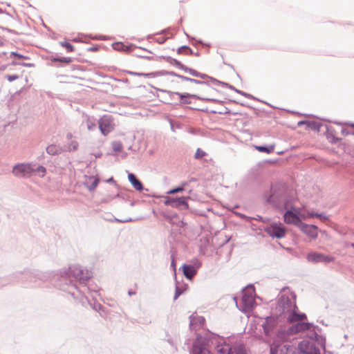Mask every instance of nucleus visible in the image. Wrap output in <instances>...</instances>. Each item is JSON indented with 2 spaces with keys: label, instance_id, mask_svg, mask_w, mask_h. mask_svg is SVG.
Returning a JSON list of instances; mask_svg holds the SVG:
<instances>
[{
  "label": "nucleus",
  "instance_id": "nucleus-1",
  "mask_svg": "<svg viewBox=\"0 0 354 354\" xmlns=\"http://www.w3.org/2000/svg\"><path fill=\"white\" fill-rule=\"evenodd\" d=\"M91 277V272L88 270H84L80 266L73 265L68 270L60 271L54 275L52 282L55 287L71 295L74 299H78L84 297L88 299L86 293L96 292L87 284Z\"/></svg>",
  "mask_w": 354,
  "mask_h": 354
},
{
  "label": "nucleus",
  "instance_id": "nucleus-2",
  "mask_svg": "<svg viewBox=\"0 0 354 354\" xmlns=\"http://www.w3.org/2000/svg\"><path fill=\"white\" fill-rule=\"evenodd\" d=\"M215 347L217 354H247L245 345L231 346L217 334L207 331L204 334L196 335L189 354H212L210 349Z\"/></svg>",
  "mask_w": 354,
  "mask_h": 354
},
{
  "label": "nucleus",
  "instance_id": "nucleus-3",
  "mask_svg": "<svg viewBox=\"0 0 354 354\" xmlns=\"http://www.w3.org/2000/svg\"><path fill=\"white\" fill-rule=\"evenodd\" d=\"M290 296L279 295L275 303L272 304V314L282 317L289 313L292 309L297 308L296 295L292 292Z\"/></svg>",
  "mask_w": 354,
  "mask_h": 354
},
{
  "label": "nucleus",
  "instance_id": "nucleus-4",
  "mask_svg": "<svg viewBox=\"0 0 354 354\" xmlns=\"http://www.w3.org/2000/svg\"><path fill=\"white\" fill-rule=\"evenodd\" d=\"M160 92L166 93L169 95V97L170 100H174V95H178L180 98L179 102L176 103V105L179 106H184L186 104H190L192 103V101L190 100V98H195L198 100H201L203 102H214L220 104H223V101L217 100L212 97H201L200 95H198L196 94H191L189 93H179V92H173L171 91H167L165 89L158 88L157 89Z\"/></svg>",
  "mask_w": 354,
  "mask_h": 354
},
{
  "label": "nucleus",
  "instance_id": "nucleus-5",
  "mask_svg": "<svg viewBox=\"0 0 354 354\" xmlns=\"http://www.w3.org/2000/svg\"><path fill=\"white\" fill-rule=\"evenodd\" d=\"M267 201L276 206H280L283 203L284 209L288 208L289 203L286 199V191L280 185H274L271 186L270 194L268 197Z\"/></svg>",
  "mask_w": 354,
  "mask_h": 354
},
{
  "label": "nucleus",
  "instance_id": "nucleus-6",
  "mask_svg": "<svg viewBox=\"0 0 354 354\" xmlns=\"http://www.w3.org/2000/svg\"><path fill=\"white\" fill-rule=\"evenodd\" d=\"M50 273L42 272L39 270H25L21 272H16L15 276L18 278L19 281L30 280V281L36 282L37 280L43 282L46 281L50 278Z\"/></svg>",
  "mask_w": 354,
  "mask_h": 354
},
{
  "label": "nucleus",
  "instance_id": "nucleus-7",
  "mask_svg": "<svg viewBox=\"0 0 354 354\" xmlns=\"http://www.w3.org/2000/svg\"><path fill=\"white\" fill-rule=\"evenodd\" d=\"M12 172L18 178H25L34 173V166L31 163H18L12 167Z\"/></svg>",
  "mask_w": 354,
  "mask_h": 354
},
{
  "label": "nucleus",
  "instance_id": "nucleus-8",
  "mask_svg": "<svg viewBox=\"0 0 354 354\" xmlns=\"http://www.w3.org/2000/svg\"><path fill=\"white\" fill-rule=\"evenodd\" d=\"M250 290L251 292H243L241 297V304L242 306V311L248 312L250 311L253 309L255 304V301L253 297V292H254V288L253 285H249Z\"/></svg>",
  "mask_w": 354,
  "mask_h": 354
},
{
  "label": "nucleus",
  "instance_id": "nucleus-9",
  "mask_svg": "<svg viewBox=\"0 0 354 354\" xmlns=\"http://www.w3.org/2000/svg\"><path fill=\"white\" fill-rule=\"evenodd\" d=\"M315 342V339H304L298 344V348L301 352V354H320V351L316 346Z\"/></svg>",
  "mask_w": 354,
  "mask_h": 354
},
{
  "label": "nucleus",
  "instance_id": "nucleus-10",
  "mask_svg": "<svg viewBox=\"0 0 354 354\" xmlns=\"http://www.w3.org/2000/svg\"><path fill=\"white\" fill-rule=\"evenodd\" d=\"M265 232L272 238L281 239L286 236V229L281 223H273L265 228Z\"/></svg>",
  "mask_w": 354,
  "mask_h": 354
},
{
  "label": "nucleus",
  "instance_id": "nucleus-11",
  "mask_svg": "<svg viewBox=\"0 0 354 354\" xmlns=\"http://www.w3.org/2000/svg\"><path fill=\"white\" fill-rule=\"evenodd\" d=\"M279 318V316L272 314L266 317L265 322L261 325L266 336H270L273 333L278 326Z\"/></svg>",
  "mask_w": 354,
  "mask_h": 354
},
{
  "label": "nucleus",
  "instance_id": "nucleus-12",
  "mask_svg": "<svg viewBox=\"0 0 354 354\" xmlns=\"http://www.w3.org/2000/svg\"><path fill=\"white\" fill-rule=\"evenodd\" d=\"M190 197L181 196L176 198L168 197L165 201L164 203L165 205L171 206V207L178 208L180 209H187L189 208L187 200Z\"/></svg>",
  "mask_w": 354,
  "mask_h": 354
},
{
  "label": "nucleus",
  "instance_id": "nucleus-13",
  "mask_svg": "<svg viewBox=\"0 0 354 354\" xmlns=\"http://www.w3.org/2000/svg\"><path fill=\"white\" fill-rule=\"evenodd\" d=\"M99 128L102 135L106 136L114 129L113 117L111 115H104L99 120Z\"/></svg>",
  "mask_w": 354,
  "mask_h": 354
},
{
  "label": "nucleus",
  "instance_id": "nucleus-14",
  "mask_svg": "<svg viewBox=\"0 0 354 354\" xmlns=\"http://www.w3.org/2000/svg\"><path fill=\"white\" fill-rule=\"evenodd\" d=\"M306 259L308 262L313 263H328L333 262L334 258L330 255H325L322 253L311 252H309L306 256Z\"/></svg>",
  "mask_w": 354,
  "mask_h": 354
},
{
  "label": "nucleus",
  "instance_id": "nucleus-15",
  "mask_svg": "<svg viewBox=\"0 0 354 354\" xmlns=\"http://www.w3.org/2000/svg\"><path fill=\"white\" fill-rule=\"evenodd\" d=\"M313 326V323L299 322L293 324L287 330V334L289 335H296L300 332L309 330Z\"/></svg>",
  "mask_w": 354,
  "mask_h": 354
},
{
  "label": "nucleus",
  "instance_id": "nucleus-16",
  "mask_svg": "<svg viewBox=\"0 0 354 354\" xmlns=\"http://www.w3.org/2000/svg\"><path fill=\"white\" fill-rule=\"evenodd\" d=\"M189 328L192 330H196L205 324V319L203 316L192 314L189 316Z\"/></svg>",
  "mask_w": 354,
  "mask_h": 354
},
{
  "label": "nucleus",
  "instance_id": "nucleus-17",
  "mask_svg": "<svg viewBox=\"0 0 354 354\" xmlns=\"http://www.w3.org/2000/svg\"><path fill=\"white\" fill-rule=\"evenodd\" d=\"M298 227L302 232L312 239H315L318 236L317 227L316 225H308L302 222L300 223V225Z\"/></svg>",
  "mask_w": 354,
  "mask_h": 354
},
{
  "label": "nucleus",
  "instance_id": "nucleus-18",
  "mask_svg": "<svg viewBox=\"0 0 354 354\" xmlns=\"http://www.w3.org/2000/svg\"><path fill=\"white\" fill-rule=\"evenodd\" d=\"M283 220L284 222L287 224H292L299 227L300 225V223H302L301 219L299 218L297 214L294 213V211L287 209L283 214Z\"/></svg>",
  "mask_w": 354,
  "mask_h": 354
},
{
  "label": "nucleus",
  "instance_id": "nucleus-19",
  "mask_svg": "<svg viewBox=\"0 0 354 354\" xmlns=\"http://www.w3.org/2000/svg\"><path fill=\"white\" fill-rule=\"evenodd\" d=\"M200 266L199 264L198 267H196L195 265L184 263L181 266L182 272L187 279L191 280L196 274L197 268H199Z\"/></svg>",
  "mask_w": 354,
  "mask_h": 354
},
{
  "label": "nucleus",
  "instance_id": "nucleus-20",
  "mask_svg": "<svg viewBox=\"0 0 354 354\" xmlns=\"http://www.w3.org/2000/svg\"><path fill=\"white\" fill-rule=\"evenodd\" d=\"M128 180L136 190L139 192L142 190L149 191L148 189L144 187L142 182L136 177L134 174L129 173Z\"/></svg>",
  "mask_w": 354,
  "mask_h": 354
},
{
  "label": "nucleus",
  "instance_id": "nucleus-21",
  "mask_svg": "<svg viewBox=\"0 0 354 354\" xmlns=\"http://www.w3.org/2000/svg\"><path fill=\"white\" fill-rule=\"evenodd\" d=\"M311 339H315L316 342L322 347L324 350V354H333L330 351H326V337L323 335H320L317 333L314 332L313 335L310 337Z\"/></svg>",
  "mask_w": 354,
  "mask_h": 354
},
{
  "label": "nucleus",
  "instance_id": "nucleus-22",
  "mask_svg": "<svg viewBox=\"0 0 354 354\" xmlns=\"http://www.w3.org/2000/svg\"><path fill=\"white\" fill-rule=\"evenodd\" d=\"M99 182L100 179L98 177L89 176L88 179L84 183V185L88 191L92 192L95 189Z\"/></svg>",
  "mask_w": 354,
  "mask_h": 354
},
{
  "label": "nucleus",
  "instance_id": "nucleus-23",
  "mask_svg": "<svg viewBox=\"0 0 354 354\" xmlns=\"http://www.w3.org/2000/svg\"><path fill=\"white\" fill-rule=\"evenodd\" d=\"M113 48L117 51H126L130 52L133 50L136 46L133 44H130L129 46L124 45L122 42H115L112 44Z\"/></svg>",
  "mask_w": 354,
  "mask_h": 354
},
{
  "label": "nucleus",
  "instance_id": "nucleus-24",
  "mask_svg": "<svg viewBox=\"0 0 354 354\" xmlns=\"http://www.w3.org/2000/svg\"><path fill=\"white\" fill-rule=\"evenodd\" d=\"M187 108L191 110L198 111H201V112H204V113H214V114H216V113L227 114V113H230V109L227 107H224L223 110H222V111H214V110L209 111L207 108H195V107H191V106H188Z\"/></svg>",
  "mask_w": 354,
  "mask_h": 354
},
{
  "label": "nucleus",
  "instance_id": "nucleus-25",
  "mask_svg": "<svg viewBox=\"0 0 354 354\" xmlns=\"http://www.w3.org/2000/svg\"><path fill=\"white\" fill-rule=\"evenodd\" d=\"M205 81L208 82L207 84H205V86H207L208 87H212V86L214 85V86H222L223 87L227 88V86H229L228 83L221 82V81L218 80L217 79H216L213 77L209 76V75H208V77H207L205 79Z\"/></svg>",
  "mask_w": 354,
  "mask_h": 354
},
{
  "label": "nucleus",
  "instance_id": "nucleus-26",
  "mask_svg": "<svg viewBox=\"0 0 354 354\" xmlns=\"http://www.w3.org/2000/svg\"><path fill=\"white\" fill-rule=\"evenodd\" d=\"M46 153L50 156H56L61 154L65 150L62 147L56 145H50L46 149Z\"/></svg>",
  "mask_w": 354,
  "mask_h": 354
},
{
  "label": "nucleus",
  "instance_id": "nucleus-27",
  "mask_svg": "<svg viewBox=\"0 0 354 354\" xmlns=\"http://www.w3.org/2000/svg\"><path fill=\"white\" fill-rule=\"evenodd\" d=\"M183 71H185V73H189V75H191L194 77H200L202 80H205L207 77H208V75L200 73L198 71H196L194 68H189L187 66H185V68H183Z\"/></svg>",
  "mask_w": 354,
  "mask_h": 354
},
{
  "label": "nucleus",
  "instance_id": "nucleus-28",
  "mask_svg": "<svg viewBox=\"0 0 354 354\" xmlns=\"http://www.w3.org/2000/svg\"><path fill=\"white\" fill-rule=\"evenodd\" d=\"M188 288L187 284H183V286H179L178 282L176 279V288H175V294L174 297V300H176L181 295H183L187 288Z\"/></svg>",
  "mask_w": 354,
  "mask_h": 354
},
{
  "label": "nucleus",
  "instance_id": "nucleus-29",
  "mask_svg": "<svg viewBox=\"0 0 354 354\" xmlns=\"http://www.w3.org/2000/svg\"><path fill=\"white\" fill-rule=\"evenodd\" d=\"M163 59L168 63H169L171 65L175 66L176 67L183 70L185 65L182 64L180 61L177 60L176 59L172 58L169 56L163 57Z\"/></svg>",
  "mask_w": 354,
  "mask_h": 354
},
{
  "label": "nucleus",
  "instance_id": "nucleus-30",
  "mask_svg": "<svg viewBox=\"0 0 354 354\" xmlns=\"http://www.w3.org/2000/svg\"><path fill=\"white\" fill-rule=\"evenodd\" d=\"M255 149L262 153H270L274 151V145H256Z\"/></svg>",
  "mask_w": 354,
  "mask_h": 354
},
{
  "label": "nucleus",
  "instance_id": "nucleus-31",
  "mask_svg": "<svg viewBox=\"0 0 354 354\" xmlns=\"http://www.w3.org/2000/svg\"><path fill=\"white\" fill-rule=\"evenodd\" d=\"M298 308L292 309L288 314L287 321L289 323L299 322V313H297Z\"/></svg>",
  "mask_w": 354,
  "mask_h": 354
},
{
  "label": "nucleus",
  "instance_id": "nucleus-32",
  "mask_svg": "<svg viewBox=\"0 0 354 354\" xmlns=\"http://www.w3.org/2000/svg\"><path fill=\"white\" fill-rule=\"evenodd\" d=\"M50 60L52 62H59L64 64H69L72 62L73 59L68 57H59V56H51Z\"/></svg>",
  "mask_w": 354,
  "mask_h": 354
},
{
  "label": "nucleus",
  "instance_id": "nucleus-33",
  "mask_svg": "<svg viewBox=\"0 0 354 354\" xmlns=\"http://www.w3.org/2000/svg\"><path fill=\"white\" fill-rule=\"evenodd\" d=\"M188 185L187 182H183L180 185L174 187L170 190H169L167 194H175L176 193L182 192L185 190V187Z\"/></svg>",
  "mask_w": 354,
  "mask_h": 354
},
{
  "label": "nucleus",
  "instance_id": "nucleus-34",
  "mask_svg": "<svg viewBox=\"0 0 354 354\" xmlns=\"http://www.w3.org/2000/svg\"><path fill=\"white\" fill-rule=\"evenodd\" d=\"M180 79L183 81L189 82L194 83V84H200V85H205V84L208 83L207 82L205 81V80H200L189 77H187V76L180 77Z\"/></svg>",
  "mask_w": 354,
  "mask_h": 354
},
{
  "label": "nucleus",
  "instance_id": "nucleus-35",
  "mask_svg": "<svg viewBox=\"0 0 354 354\" xmlns=\"http://www.w3.org/2000/svg\"><path fill=\"white\" fill-rule=\"evenodd\" d=\"M322 126V124L314 120H308L307 127L313 131L319 132Z\"/></svg>",
  "mask_w": 354,
  "mask_h": 354
},
{
  "label": "nucleus",
  "instance_id": "nucleus-36",
  "mask_svg": "<svg viewBox=\"0 0 354 354\" xmlns=\"http://www.w3.org/2000/svg\"><path fill=\"white\" fill-rule=\"evenodd\" d=\"M227 88L231 89V90H232V91H234L236 93H239V94H240V95H243V96H244V97H247L248 99L256 100V98L253 95H252L251 94L245 93V92H244L243 91L239 90V89L236 88L234 86L230 85V84H229V86H227Z\"/></svg>",
  "mask_w": 354,
  "mask_h": 354
},
{
  "label": "nucleus",
  "instance_id": "nucleus-37",
  "mask_svg": "<svg viewBox=\"0 0 354 354\" xmlns=\"http://www.w3.org/2000/svg\"><path fill=\"white\" fill-rule=\"evenodd\" d=\"M177 53L178 54L192 55V54H194V52L190 47L185 45V46H182L179 47L177 49Z\"/></svg>",
  "mask_w": 354,
  "mask_h": 354
},
{
  "label": "nucleus",
  "instance_id": "nucleus-38",
  "mask_svg": "<svg viewBox=\"0 0 354 354\" xmlns=\"http://www.w3.org/2000/svg\"><path fill=\"white\" fill-rule=\"evenodd\" d=\"M120 198L124 201H129L130 199V195L127 192H119L115 195L112 198Z\"/></svg>",
  "mask_w": 354,
  "mask_h": 354
},
{
  "label": "nucleus",
  "instance_id": "nucleus-39",
  "mask_svg": "<svg viewBox=\"0 0 354 354\" xmlns=\"http://www.w3.org/2000/svg\"><path fill=\"white\" fill-rule=\"evenodd\" d=\"M60 45L62 47L65 48L67 52L74 51V46L71 44H70L69 42H68L66 41H61Z\"/></svg>",
  "mask_w": 354,
  "mask_h": 354
},
{
  "label": "nucleus",
  "instance_id": "nucleus-40",
  "mask_svg": "<svg viewBox=\"0 0 354 354\" xmlns=\"http://www.w3.org/2000/svg\"><path fill=\"white\" fill-rule=\"evenodd\" d=\"M112 148L114 151L120 152L122 150V144L119 141H114L112 142Z\"/></svg>",
  "mask_w": 354,
  "mask_h": 354
},
{
  "label": "nucleus",
  "instance_id": "nucleus-41",
  "mask_svg": "<svg viewBox=\"0 0 354 354\" xmlns=\"http://www.w3.org/2000/svg\"><path fill=\"white\" fill-rule=\"evenodd\" d=\"M309 216L310 217H317V218H319L320 219H322V221H328V216L325 215L324 214H322V213H310L309 214Z\"/></svg>",
  "mask_w": 354,
  "mask_h": 354
},
{
  "label": "nucleus",
  "instance_id": "nucleus-42",
  "mask_svg": "<svg viewBox=\"0 0 354 354\" xmlns=\"http://www.w3.org/2000/svg\"><path fill=\"white\" fill-rule=\"evenodd\" d=\"M287 349H288L286 351V352H288L287 354H301L299 348H296L293 345H290Z\"/></svg>",
  "mask_w": 354,
  "mask_h": 354
},
{
  "label": "nucleus",
  "instance_id": "nucleus-43",
  "mask_svg": "<svg viewBox=\"0 0 354 354\" xmlns=\"http://www.w3.org/2000/svg\"><path fill=\"white\" fill-rule=\"evenodd\" d=\"M77 147L78 142L77 141H71V142L68 144L67 149L64 150L68 151H76Z\"/></svg>",
  "mask_w": 354,
  "mask_h": 354
},
{
  "label": "nucleus",
  "instance_id": "nucleus-44",
  "mask_svg": "<svg viewBox=\"0 0 354 354\" xmlns=\"http://www.w3.org/2000/svg\"><path fill=\"white\" fill-rule=\"evenodd\" d=\"M290 210L294 211V213L297 214V216L301 219V218H305V216L301 214V210L299 207H297L295 206H291L290 208Z\"/></svg>",
  "mask_w": 354,
  "mask_h": 354
},
{
  "label": "nucleus",
  "instance_id": "nucleus-45",
  "mask_svg": "<svg viewBox=\"0 0 354 354\" xmlns=\"http://www.w3.org/2000/svg\"><path fill=\"white\" fill-rule=\"evenodd\" d=\"M10 57H17L19 59H28L29 57L21 55L17 52H11L10 54Z\"/></svg>",
  "mask_w": 354,
  "mask_h": 354
},
{
  "label": "nucleus",
  "instance_id": "nucleus-46",
  "mask_svg": "<svg viewBox=\"0 0 354 354\" xmlns=\"http://www.w3.org/2000/svg\"><path fill=\"white\" fill-rule=\"evenodd\" d=\"M12 65L13 66H25V67H34L35 66V64L33 63H23V64H21L20 62L19 61H17V60H13L12 62Z\"/></svg>",
  "mask_w": 354,
  "mask_h": 354
},
{
  "label": "nucleus",
  "instance_id": "nucleus-47",
  "mask_svg": "<svg viewBox=\"0 0 354 354\" xmlns=\"http://www.w3.org/2000/svg\"><path fill=\"white\" fill-rule=\"evenodd\" d=\"M205 156H206V152L203 151L201 149L198 148L196 149V153H195L194 157H195L196 159L199 160V159H201L202 158H203Z\"/></svg>",
  "mask_w": 354,
  "mask_h": 354
},
{
  "label": "nucleus",
  "instance_id": "nucleus-48",
  "mask_svg": "<svg viewBox=\"0 0 354 354\" xmlns=\"http://www.w3.org/2000/svg\"><path fill=\"white\" fill-rule=\"evenodd\" d=\"M46 169L44 166L39 165V166L37 167L36 168L34 167V172H37L39 174H41V176H44V174H46Z\"/></svg>",
  "mask_w": 354,
  "mask_h": 354
},
{
  "label": "nucleus",
  "instance_id": "nucleus-49",
  "mask_svg": "<svg viewBox=\"0 0 354 354\" xmlns=\"http://www.w3.org/2000/svg\"><path fill=\"white\" fill-rule=\"evenodd\" d=\"M279 344H273L270 348V354H279Z\"/></svg>",
  "mask_w": 354,
  "mask_h": 354
},
{
  "label": "nucleus",
  "instance_id": "nucleus-50",
  "mask_svg": "<svg viewBox=\"0 0 354 354\" xmlns=\"http://www.w3.org/2000/svg\"><path fill=\"white\" fill-rule=\"evenodd\" d=\"M290 346V344H279V354H287L288 352H286V351L288 350L287 348H289Z\"/></svg>",
  "mask_w": 354,
  "mask_h": 354
},
{
  "label": "nucleus",
  "instance_id": "nucleus-51",
  "mask_svg": "<svg viewBox=\"0 0 354 354\" xmlns=\"http://www.w3.org/2000/svg\"><path fill=\"white\" fill-rule=\"evenodd\" d=\"M140 77H156V74L155 72L151 73H141Z\"/></svg>",
  "mask_w": 354,
  "mask_h": 354
},
{
  "label": "nucleus",
  "instance_id": "nucleus-52",
  "mask_svg": "<svg viewBox=\"0 0 354 354\" xmlns=\"http://www.w3.org/2000/svg\"><path fill=\"white\" fill-rule=\"evenodd\" d=\"M6 77L9 82H13V81L17 80L19 78V75H6Z\"/></svg>",
  "mask_w": 354,
  "mask_h": 354
},
{
  "label": "nucleus",
  "instance_id": "nucleus-53",
  "mask_svg": "<svg viewBox=\"0 0 354 354\" xmlns=\"http://www.w3.org/2000/svg\"><path fill=\"white\" fill-rule=\"evenodd\" d=\"M328 138L330 140V142L333 144H336L338 141L340 140L339 138H338L334 136H330V135L328 136Z\"/></svg>",
  "mask_w": 354,
  "mask_h": 354
},
{
  "label": "nucleus",
  "instance_id": "nucleus-54",
  "mask_svg": "<svg viewBox=\"0 0 354 354\" xmlns=\"http://www.w3.org/2000/svg\"><path fill=\"white\" fill-rule=\"evenodd\" d=\"M115 221L119 223H124L133 221V220L131 217H129V218H127L125 219H119V218H115Z\"/></svg>",
  "mask_w": 354,
  "mask_h": 354
},
{
  "label": "nucleus",
  "instance_id": "nucleus-55",
  "mask_svg": "<svg viewBox=\"0 0 354 354\" xmlns=\"http://www.w3.org/2000/svg\"><path fill=\"white\" fill-rule=\"evenodd\" d=\"M342 133L344 136L354 135V131H351L345 128L342 129Z\"/></svg>",
  "mask_w": 354,
  "mask_h": 354
},
{
  "label": "nucleus",
  "instance_id": "nucleus-56",
  "mask_svg": "<svg viewBox=\"0 0 354 354\" xmlns=\"http://www.w3.org/2000/svg\"><path fill=\"white\" fill-rule=\"evenodd\" d=\"M171 267L173 269L174 274H176V261H175L174 257L173 256L171 257Z\"/></svg>",
  "mask_w": 354,
  "mask_h": 354
},
{
  "label": "nucleus",
  "instance_id": "nucleus-57",
  "mask_svg": "<svg viewBox=\"0 0 354 354\" xmlns=\"http://www.w3.org/2000/svg\"><path fill=\"white\" fill-rule=\"evenodd\" d=\"M312 327H313V328H314V330L311 332V334H310V336H309V338H310V337L313 335V333L314 332H315V333H317L318 334V332H321V330H322L321 328H319L318 326H314V325L313 324Z\"/></svg>",
  "mask_w": 354,
  "mask_h": 354
},
{
  "label": "nucleus",
  "instance_id": "nucleus-58",
  "mask_svg": "<svg viewBox=\"0 0 354 354\" xmlns=\"http://www.w3.org/2000/svg\"><path fill=\"white\" fill-rule=\"evenodd\" d=\"M155 73H156V77H157V76H160V75H168L169 71H165V70H162V71H156Z\"/></svg>",
  "mask_w": 354,
  "mask_h": 354
},
{
  "label": "nucleus",
  "instance_id": "nucleus-59",
  "mask_svg": "<svg viewBox=\"0 0 354 354\" xmlns=\"http://www.w3.org/2000/svg\"><path fill=\"white\" fill-rule=\"evenodd\" d=\"M307 319V316L304 313H299V322L303 321Z\"/></svg>",
  "mask_w": 354,
  "mask_h": 354
},
{
  "label": "nucleus",
  "instance_id": "nucleus-60",
  "mask_svg": "<svg viewBox=\"0 0 354 354\" xmlns=\"http://www.w3.org/2000/svg\"><path fill=\"white\" fill-rule=\"evenodd\" d=\"M124 72L131 75H135V76H138V77H140V75H141V73L133 72L131 71H125Z\"/></svg>",
  "mask_w": 354,
  "mask_h": 354
},
{
  "label": "nucleus",
  "instance_id": "nucleus-61",
  "mask_svg": "<svg viewBox=\"0 0 354 354\" xmlns=\"http://www.w3.org/2000/svg\"><path fill=\"white\" fill-rule=\"evenodd\" d=\"M168 75L177 77H178L180 79V77H184V75L178 74V73H176V72H174V71H169Z\"/></svg>",
  "mask_w": 354,
  "mask_h": 354
},
{
  "label": "nucleus",
  "instance_id": "nucleus-62",
  "mask_svg": "<svg viewBox=\"0 0 354 354\" xmlns=\"http://www.w3.org/2000/svg\"><path fill=\"white\" fill-rule=\"evenodd\" d=\"M87 50H88V51H91V52H96L99 50V47H98V46L95 45V46H93L88 48Z\"/></svg>",
  "mask_w": 354,
  "mask_h": 354
},
{
  "label": "nucleus",
  "instance_id": "nucleus-63",
  "mask_svg": "<svg viewBox=\"0 0 354 354\" xmlns=\"http://www.w3.org/2000/svg\"><path fill=\"white\" fill-rule=\"evenodd\" d=\"M166 39H166L165 37H162H162H160L157 38V39H156V41H157L158 44H161L165 43V41H166Z\"/></svg>",
  "mask_w": 354,
  "mask_h": 354
},
{
  "label": "nucleus",
  "instance_id": "nucleus-64",
  "mask_svg": "<svg viewBox=\"0 0 354 354\" xmlns=\"http://www.w3.org/2000/svg\"><path fill=\"white\" fill-rule=\"evenodd\" d=\"M103 306L100 304H95L93 306V309H95L96 311H99L102 310Z\"/></svg>",
  "mask_w": 354,
  "mask_h": 354
}]
</instances>
